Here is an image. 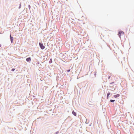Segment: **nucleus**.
Instances as JSON below:
<instances>
[{
    "label": "nucleus",
    "mask_w": 134,
    "mask_h": 134,
    "mask_svg": "<svg viewBox=\"0 0 134 134\" xmlns=\"http://www.w3.org/2000/svg\"><path fill=\"white\" fill-rule=\"evenodd\" d=\"M124 34V32L122 31H119L118 34V35L119 36V37L120 38L121 37V36L123 35Z\"/></svg>",
    "instance_id": "obj_1"
},
{
    "label": "nucleus",
    "mask_w": 134,
    "mask_h": 134,
    "mask_svg": "<svg viewBox=\"0 0 134 134\" xmlns=\"http://www.w3.org/2000/svg\"><path fill=\"white\" fill-rule=\"evenodd\" d=\"M39 45L40 47L41 48L43 49L45 48V47L43 45V44L40 43H39Z\"/></svg>",
    "instance_id": "obj_2"
},
{
    "label": "nucleus",
    "mask_w": 134,
    "mask_h": 134,
    "mask_svg": "<svg viewBox=\"0 0 134 134\" xmlns=\"http://www.w3.org/2000/svg\"><path fill=\"white\" fill-rule=\"evenodd\" d=\"M26 60L28 62H30L31 61V58L30 57H29L26 59Z\"/></svg>",
    "instance_id": "obj_3"
},
{
    "label": "nucleus",
    "mask_w": 134,
    "mask_h": 134,
    "mask_svg": "<svg viewBox=\"0 0 134 134\" xmlns=\"http://www.w3.org/2000/svg\"><path fill=\"white\" fill-rule=\"evenodd\" d=\"M120 96V95L119 94H118L116 95H114V98H116L119 97Z\"/></svg>",
    "instance_id": "obj_4"
},
{
    "label": "nucleus",
    "mask_w": 134,
    "mask_h": 134,
    "mask_svg": "<svg viewBox=\"0 0 134 134\" xmlns=\"http://www.w3.org/2000/svg\"><path fill=\"white\" fill-rule=\"evenodd\" d=\"M10 37L11 42L12 43L13 40V38L11 36V35H10Z\"/></svg>",
    "instance_id": "obj_5"
},
{
    "label": "nucleus",
    "mask_w": 134,
    "mask_h": 134,
    "mask_svg": "<svg viewBox=\"0 0 134 134\" xmlns=\"http://www.w3.org/2000/svg\"><path fill=\"white\" fill-rule=\"evenodd\" d=\"M72 114L74 115L75 116H76V113L75 112H74V111H72Z\"/></svg>",
    "instance_id": "obj_6"
},
{
    "label": "nucleus",
    "mask_w": 134,
    "mask_h": 134,
    "mask_svg": "<svg viewBox=\"0 0 134 134\" xmlns=\"http://www.w3.org/2000/svg\"><path fill=\"white\" fill-rule=\"evenodd\" d=\"M110 94V93L109 92V93H107V98H108V97L109 96V95Z\"/></svg>",
    "instance_id": "obj_7"
},
{
    "label": "nucleus",
    "mask_w": 134,
    "mask_h": 134,
    "mask_svg": "<svg viewBox=\"0 0 134 134\" xmlns=\"http://www.w3.org/2000/svg\"><path fill=\"white\" fill-rule=\"evenodd\" d=\"M115 101V100H112V99H111L110 100V101L111 102H113L114 101Z\"/></svg>",
    "instance_id": "obj_8"
},
{
    "label": "nucleus",
    "mask_w": 134,
    "mask_h": 134,
    "mask_svg": "<svg viewBox=\"0 0 134 134\" xmlns=\"http://www.w3.org/2000/svg\"><path fill=\"white\" fill-rule=\"evenodd\" d=\"M70 69L69 70H67V72H69L70 71Z\"/></svg>",
    "instance_id": "obj_9"
},
{
    "label": "nucleus",
    "mask_w": 134,
    "mask_h": 134,
    "mask_svg": "<svg viewBox=\"0 0 134 134\" xmlns=\"http://www.w3.org/2000/svg\"><path fill=\"white\" fill-rule=\"evenodd\" d=\"M15 70V69H12V71H14Z\"/></svg>",
    "instance_id": "obj_10"
},
{
    "label": "nucleus",
    "mask_w": 134,
    "mask_h": 134,
    "mask_svg": "<svg viewBox=\"0 0 134 134\" xmlns=\"http://www.w3.org/2000/svg\"><path fill=\"white\" fill-rule=\"evenodd\" d=\"M114 83V82H112V83H110V84H113V83Z\"/></svg>",
    "instance_id": "obj_11"
},
{
    "label": "nucleus",
    "mask_w": 134,
    "mask_h": 134,
    "mask_svg": "<svg viewBox=\"0 0 134 134\" xmlns=\"http://www.w3.org/2000/svg\"><path fill=\"white\" fill-rule=\"evenodd\" d=\"M111 76H109L108 78V79H110V77Z\"/></svg>",
    "instance_id": "obj_12"
},
{
    "label": "nucleus",
    "mask_w": 134,
    "mask_h": 134,
    "mask_svg": "<svg viewBox=\"0 0 134 134\" xmlns=\"http://www.w3.org/2000/svg\"><path fill=\"white\" fill-rule=\"evenodd\" d=\"M1 44H0V47H1Z\"/></svg>",
    "instance_id": "obj_13"
}]
</instances>
